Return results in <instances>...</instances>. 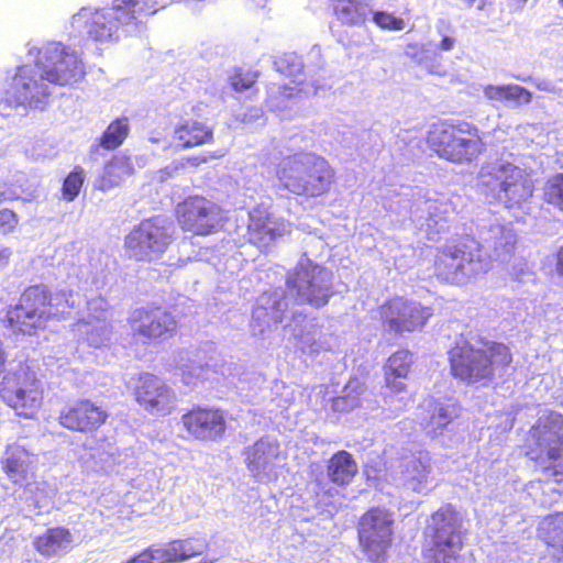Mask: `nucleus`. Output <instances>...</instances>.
I'll return each mask as SVG.
<instances>
[{
  "label": "nucleus",
  "instance_id": "36",
  "mask_svg": "<svg viewBox=\"0 0 563 563\" xmlns=\"http://www.w3.org/2000/svg\"><path fill=\"white\" fill-rule=\"evenodd\" d=\"M85 181V172L84 168L79 165L75 166L73 170L65 177L62 186V196L63 199L70 202L74 201Z\"/></svg>",
  "mask_w": 563,
  "mask_h": 563
},
{
  "label": "nucleus",
  "instance_id": "19",
  "mask_svg": "<svg viewBox=\"0 0 563 563\" xmlns=\"http://www.w3.org/2000/svg\"><path fill=\"white\" fill-rule=\"evenodd\" d=\"M51 91L40 66H19L4 92V102L10 108L36 107Z\"/></svg>",
  "mask_w": 563,
  "mask_h": 563
},
{
  "label": "nucleus",
  "instance_id": "22",
  "mask_svg": "<svg viewBox=\"0 0 563 563\" xmlns=\"http://www.w3.org/2000/svg\"><path fill=\"white\" fill-rule=\"evenodd\" d=\"M284 233V221L273 218L267 208H253L246 230L249 243L257 249L267 250Z\"/></svg>",
  "mask_w": 563,
  "mask_h": 563
},
{
  "label": "nucleus",
  "instance_id": "41",
  "mask_svg": "<svg viewBox=\"0 0 563 563\" xmlns=\"http://www.w3.org/2000/svg\"><path fill=\"white\" fill-rule=\"evenodd\" d=\"M313 485L314 495L319 500L327 501L338 494L336 489L329 486L322 478H316Z\"/></svg>",
  "mask_w": 563,
  "mask_h": 563
},
{
  "label": "nucleus",
  "instance_id": "40",
  "mask_svg": "<svg viewBox=\"0 0 563 563\" xmlns=\"http://www.w3.org/2000/svg\"><path fill=\"white\" fill-rule=\"evenodd\" d=\"M373 22L383 30L401 31L405 27V21L386 11H375Z\"/></svg>",
  "mask_w": 563,
  "mask_h": 563
},
{
  "label": "nucleus",
  "instance_id": "55",
  "mask_svg": "<svg viewBox=\"0 0 563 563\" xmlns=\"http://www.w3.org/2000/svg\"><path fill=\"white\" fill-rule=\"evenodd\" d=\"M558 2H559L560 7H561V8H562V10H563V0H558Z\"/></svg>",
  "mask_w": 563,
  "mask_h": 563
},
{
  "label": "nucleus",
  "instance_id": "24",
  "mask_svg": "<svg viewBox=\"0 0 563 563\" xmlns=\"http://www.w3.org/2000/svg\"><path fill=\"white\" fill-rule=\"evenodd\" d=\"M536 538L553 563H563V510L542 516L537 523Z\"/></svg>",
  "mask_w": 563,
  "mask_h": 563
},
{
  "label": "nucleus",
  "instance_id": "2",
  "mask_svg": "<svg viewBox=\"0 0 563 563\" xmlns=\"http://www.w3.org/2000/svg\"><path fill=\"white\" fill-rule=\"evenodd\" d=\"M428 148L440 159L470 165L487 151L484 132L473 121L462 118H440L426 133Z\"/></svg>",
  "mask_w": 563,
  "mask_h": 563
},
{
  "label": "nucleus",
  "instance_id": "37",
  "mask_svg": "<svg viewBox=\"0 0 563 563\" xmlns=\"http://www.w3.org/2000/svg\"><path fill=\"white\" fill-rule=\"evenodd\" d=\"M302 92L301 82L291 81V85H273L268 93V100L279 104L298 97Z\"/></svg>",
  "mask_w": 563,
  "mask_h": 563
},
{
  "label": "nucleus",
  "instance_id": "32",
  "mask_svg": "<svg viewBox=\"0 0 563 563\" xmlns=\"http://www.w3.org/2000/svg\"><path fill=\"white\" fill-rule=\"evenodd\" d=\"M459 412L457 402L437 404L429 418L422 423V428L430 437H437L459 417Z\"/></svg>",
  "mask_w": 563,
  "mask_h": 563
},
{
  "label": "nucleus",
  "instance_id": "1",
  "mask_svg": "<svg viewBox=\"0 0 563 563\" xmlns=\"http://www.w3.org/2000/svg\"><path fill=\"white\" fill-rule=\"evenodd\" d=\"M450 375L467 386H488L497 374L506 373L514 363L510 345L482 339L476 346L467 340L455 342L448 350Z\"/></svg>",
  "mask_w": 563,
  "mask_h": 563
},
{
  "label": "nucleus",
  "instance_id": "3",
  "mask_svg": "<svg viewBox=\"0 0 563 563\" xmlns=\"http://www.w3.org/2000/svg\"><path fill=\"white\" fill-rule=\"evenodd\" d=\"M276 176L287 191L305 198H318L331 190L335 172L321 156L295 153L279 162Z\"/></svg>",
  "mask_w": 563,
  "mask_h": 563
},
{
  "label": "nucleus",
  "instance_id": "11",
  "mask_svg": "<svg viewBox=\"0 0 563 563\" xmlns=\"http://www.w3.org/2000/svg\"><path fill=\"white\" fill-rule=\"evenodd\" d=\"M132 339L157 344L173 339L179 329L177 317L163 305L150 302L133 308L128 317Z\"/></svg>",
  "mask_w": 563,
  "mask_h": 563
},
{
  "label": "nucleus",
  "instance_id": "52",
  "mask_svg": "<svg viewBox=\"0 0 563 563\" xmlns=\"http://www.w3.org/2000/svg\"><path fill=\"white\" fill-rule=\"evenodd\" d=\"M316 344H317V343H316V341L313 340V341H312L311 343H309L307 346H308L309 349H312Z\"/></svg>",
  "mask_w": 563,
  "mask_h": 563
},
{
  "label": "nucleus",
  "instance_id": "30",
  "mask_svg": "<svg viewBox=\"0 0 563 563\" xmlns=\"http://www.w3.org/2000/svg\"><path fill=\"white\" fill-rule=\"evenodd\" d=\"M333 14L342 24L363 25L371 13L366 0H333Z\"/></svg>",
  "mask_w": 563,
  "mask_h": 563
},
{
  "label": "nucleus",
  "instance_id": "47",
  "mask_svg": "<svg viewBox=\"0 0 563 563\" xmlns=\"http://www.w3.org/2000/svg\"><path fill=\"white\" fill-rule=\"evenodd\" d=\"M505 4L511 10H518L522 8L528 0H503Z\"/></svg>",
  "mask_w": 563,
  "mask_h": 563
},
{
  "label": "nucleus",
  "instance_id": "14",
  "mask_svg": "<svg viewBox=\"0 0 563 563\" xmlns=\"http://www.w3.org/2000/svg\"><path fill=\"white\" fill-rule=\"evenodd\" d=\"M174 217L184 232L197 236L216 233L222 224L223 210L202 195H191L175 206Z\"/></svg>",
  "mask_w": 563,
  "mask_h": 563
},
{
  "label": "nucleus",
  "instance_id": "27",
  "mask_svg": "<svg viewBox=\"0 0 563 563\" xmlns=\"http://www.w3.org/2000/svg\"><path fill=\"white\" fill-rule=\"evenodd\" d=\"M358 466L353 455L345 450L334 452L325 464V474L335 487H346L353 483Z\"/></svg>",
  "mask_w": 563,
  "mask_h": 563
},
{
  "label": "nucleus",
  "instance_id": "25",
  "mask_svg": "<svg viewBox=\"0 0 563 563\" xmlns=\"http://www.w3.org/2000/svg\"><path fill=\"white\" fill-rule=\"evenodd\" d=\"M172 141L179 150L200 147L213 143L214 131L206 122L187 119L174 126Z\"/></svg>",
  "mask_w": 563,
  "mask_h": 563
},
{
  "label": "nucleus",
  "instance_id": "5",
  "mask_svg": "<svg viewBox=\"0 0 563 563\" xmlns=\"http://www.w3.org/2000/svg\"><path fill=\"white\" fill-rule=\"evenodd\" d=\"M463 518L456 507L443 504L430 516L423 533L422 559L424 563H454L464 548Z\"/></svg>",
  "mask_w": 563,
  "mask_h": 563
},
{
  "label": "nucleus",
  "instance_id": "7",
  "mask_svg": "<svg viewBox=\"0 0 563 563\" xmlns=\"http://www.w3.org/2000/svg\"><path fill=\"white\" fill-rule=\"evenodd\" d=\"M477 186L486 196L506 208H519L534 191L531 174L518 165L503 159L487 162L477 173Z\"/></svg>",
  "mask_w": 563,
  "mask_h": 563
},
{
  "label": "nucleus",
  "instance_id": "15",
  "mask_svg": "<svg viewBox=\"0 0 563 563\" xmlns=\"http://www.w3.org/2000/svg\"><path fill=\"white\" fill-rule=\"evenodd\" d=\"M377 312L384 330L397 335L421 331L433 316L431 307L404 296L386 299Z\"/></svg>",
  "mask_w": 563,
  "mask_h": 563
},
{
  "label": "nucleus",
  "instance_id": "49",
  "mask_svg": "<svg viewBox=\"0 0 563 563\" xmlns=\"http://www.w3.org/2000/svg\"><path fill=\"white\" fill-rule=\"evenodd\" d=\"M10 257V252L4 249L0 250V264H7Z\"/></svg>",
  "mask_w": 563,
  "mask_h": 563
},
{
  "label": "nucleus",
  "instance_id": "33",
  "mask_svg": "<svg viewBox=\"0 0 563 563\" xmlns=\"http://www.w3.org/2000/svg\"><path fill=\"white\" fill-rule=\"evenodd\" d=\"M274 457L276 454L273 452L272 445L264 441H257L247 450L245 464L254 477H260L269 468Z\"/></svg>",
  "mask_w": 563,
  "mask_h": 563
},
{
  "label": "nucleus",
  "instance_id": "45",
  "mask_svg": "<svg viewBox=\"0 0 563 563\" xmlns=\"http://www.w3.org/2000/svg\"><path fill=\"white\" fill-rule=\"evenodd\" d=\"M455 42L456 40L453 36H443L438 45V48L444 52L451 51L453 49Z\"/></svg>",
  "mask_w": 563,
  "mask_h": 563
},
{
  "label": "nucleus",
  "instance_id": "13",
  "mask_svg": "<svg viewBox=\"0 0 563 563\" xmlns=\"http://www.w3.org/2000/svg\"><path fill=\"white\" fill-rule=\"evenodd\" d=\"M286 287L292 291L297 305L320 309L333 295L331 273L312 263L299 264L287 275Z\"/></svg>",
  "mask_w": 563,
  "mask_h": 563
},
{
  "label": "nucleus",
  "instance_id": "17",
  "mask_svg": "<svg viewBox=\"0 0 563 563\" xmlns=\"http://www.w3.org/2000/svg\"><path fill=\"white\" fill-rule=\"evenodd\" d=\"M131 393L135 402L150 415L168 416L176 408L174 389L159 376L143 372L133 378Z\"/></svg>",
  "mask_w": 563,
  "mask_h": 563
},
{
  "label": "nucleus",
  "instance_id": "38",
  "mask_svg": "<svg viewBox=\"0 0 563 563\" xmlns=\"http://www.w3.org/2000/svg\"><path fill=\"white\" fill-rule=\"evenodd\" d=\"M544 196L549 203L563 211V173H558L548 179Z\"/></svg>",
  "mask_w": 563,
  "mask_h": 563
},
{
  "label": "nucleus",
  "instance_id": "18",
  "mask_svg": "<svg viewBox=\"0 0 563 563\" xmlns=\"http://www.w3.org/2000/svg\"><path fill=\"white\" fill-rule=\"evenodd\" d=\"M187 435L201 443H213L224 439L228 423L224 410L214 406L194 405L180 418Z\"/></svg>",
  "mask_w": 563,
  "mask_h": 563
},
{
  "label": "nucleus",
  "instance_id": "54",
  "mask_svg": "<svg viewBox=\"0 0 563 563\" xmlns=\"http://www.w3.org/2000/svg\"><path fill=\"white\" fill-rule=\"evenodd\" d=\"M465 2H467L468 4H472L475 2V0H464Z\"/></svg>",
  "mask_w": 563,
  "mask_h": 563
},
{
  "label": "nucleus",
  "instance_id": "34",
  "mask_svg": "<svg viewBox=\"0 0 563 563\" xmlns=\"http://www.w3.org/2000/svg\"><path fill=\"white\" fill-rule=\"evenodd\" d=\"M130 133V120L120 117L109 123L98 139V146L106 151H114L128 139Z\"/></svg>",
  "mask_w": 563,
  "mask_h": 563
},
{
  "label": "nucleus",
  "instance_id": "23",
  "mask_svg": "<svg viewBox=\"0 0 563 563\" xmlns=\"http://www.w3.org/2000/svg\"><path fill=\"white\" fill-rule=\"evenodd\" d=\"M415 363L413 354L408 349L393 352L383 365L384 387L391 396L407 391L406 380Z\"/></svg>",
  "mask_w": 563,
  "mask_h": 563
},
{
  "label": "nucleus",
  "instance_id": "39",
  "mask_svg": "<svg viewBox=\"0 0 563 563\" xmlns=\"http://www.w3.org/2000/svg\"><path fill=\"white\" fill-rule=\"evenodd\" d=\"M258 71L238 68L230 77V86L236 92L251 89L258 79Z\"/></svg>",
  "mask_w": 563,
  "mask_h": 563
},
{
  "label": "nucleus",
  "instance_id": "53",
  "mask_svg": "<svg viewBox=\"0 0 563 563\" xmlns=\"http://www.w3.org/2000/svg\"><path fill=\"white\" fill-rule=\"evenodd\" d=\"M441 23L445 26V29H446V30H449V29H450V24H449V23H446V22H444V21H441Z\"/></svg>",
  "mask_w": 563,
  "mask_h": 563
},
{
  "label": "nucleus",
  "instance_id": "43",
  "mask_svg": "<svg viewBox=\"0 0 563 563\" xmlns=\"http://www.w3.org/2000/svg\"><path fill=\"white\" fill-rule=\"evenodd\" d=\"M18 223L16 214L10 209L0 210V228L12 230Z\"/></svg>",
  "mask_w": 563,
  "mask_h": 563
},
{
  "label": "nucleus",
  "instance_id": "6",
  "mask_svg": "<svg viewBox=\"0 0 563 563\" xmlns=\"http://www.w3.org/2000/svg\"><path fill=\"white\" fill-rule=\"evenodd\" d=\"M44 284L23 289L14 305L8 306L4 322L14 333L35 334L53 320L63 319L64 308Z\"/></svg>",
  "mask_w": 563,
  "mask_h": 563
},
{
  "label": "nucleus",
  "instance_id": "48",
  "mask_svg": "<svg viewBox=\"0 0 563 563\" xmlns=\"http://www.w3.org/2000/svg\"><path fill=\"white\" fill-rule=\"evenodd\" d=\"M7 358H8L7 353H5L4 349H3L2 343L0 342V375L5 369Z\"/></svg>",
  "mask_w": 563,
  "mask_h": 563
},
{
  "label": "nucleus",
  "instance_id": "8",
  "mask_svg": "<svg viewBox=\"0 0 563 563\" xmlns=\"http://www.w3.org/2000/svg\"><path fill=\"white\" fill-rule=\"evenodd\" d=\"M433 269L440 282L460 285L485 274L488 258L474 236L463 235L438 250Z\"/></svg>",
  "mask_w": 563,
  "mask_h": 563
},
{
  "label": "nucleus",
  "instance_id": "35",
  "mask_svg": "<svg viewBox=\"0 0 563 563\" xmlns=\"http://www.w3.org/2000/svg\"><path fill=\"white\" fill-rule=\"evenodd\" d=\"M27 453L19 449L1 460V468L13 484H21L27 479L30 463L25 459Z\"/></svg>",
  "mask_w": 563,
  "mask_h": 563
},
{
  "label": "nucleus",
  "instance_id": "9",
  "mask_svg": "<svg viewBox=\"0 0 563 563\" xmlns=\"http://www.w3.org/2000/svg\"><path fill=\"white\" fill-rule=\"evenodd\" d=\"M169 0H113L112 5L90 12L85 27L92 41L110 40L119 30L139 26L142 19L155 14Z\"/></svg>",
  "mask_w": 563,
  "mask_h": 563
},
{
  "label": "nucleus",
  "instance_id": "29",
  "mask_svg": "<svg viewBox=\"0 0 563 563\" xmlns=\"http://www.w3.org/2000/svg\"><path fill=\"white\" fill-rule=\"evenodd\" d=\"M485 97L492 101L522 107L532 101L533 95L527 88L515 85H488L484 88Z\"/></svg>",
  "mask_w": 563,
  "mask_h": 563
},
{
  "label": "nucleus",
  "instance_id": "16",
  "mask_svg": "<svg viewBox=\"0 0 563 563\" xmlns=\"http://www.w3.org/2000/svg\"><path fill=\"white\" fill-rule=\"evenodd\" d=\"M0 397L19 416L33 418L42 407L44 389L33 372L19 369L4 376Z\"/></svg>",
  "mask_w": 563,
  "mask_h": 563
},
{
  "label": "nucleus",
  "instance_id": "31",
  "mask_svg": "<svg viewBox=\"0 0 563 563\" xmlns=\"http://www.w3.org/2000/svg\"><path fill=\"white\" fill-rule=\"evenodd\" d=\"M71 542L73 534L68 528L54 527L46 529L42 534L37 536L34 539L33 545L40 554L52 556Z\"/></svg>",
  "mask_w": 563,
  "mask_h": 563
},
{
  "label": "nucleus",
  "instance_id": "44",
  "mask_svg": "<svg viewBox=\"0 0 563 563\" xmlns=\"http://www.w3.org/2000/svg\"><path fill=\"white\" fill-rule=\"evenodd\" d=\"M349 398V396L335 397L333 399V408L335 410H349L358 406L357 400H353L351 404H347Z\"/></svg>",
  "mask_w": 563,
  "mask_h": 563
},
{
  "label": "nucleus",
  "instance_id": "28",
  "mask_svg": "<svg viewBox=\"0 0 563 563\" xmlns=\"http://www.w3.org/2000/svg\"><path fill=\"white\" fill-rule=\"evenodd\" d=\"M169 563H177L202 555L209 550V540L205 534H195L185 539H174L164 543Z\"/></svg>",
  "mask_w": 563,
  "mask_h": 563
},
{
  "label": "nucleus",
  "instance_id": "21",
  "mask_svg": "<svg viewBox=\"0 0 563 563\" xmlns=\"http://www.w3.org/2000/svg\"><path fill=\"white\" fill-rule=\"evenodd\" d=\"M48 84L66 86L81 73L78 55L62 43H53L45 48L43 58L37 62Z\"/></svg>",
  "mask_w": 563,
  "mask_h": 563
},
{
  "label": "nucleus",
  "instance_id": "12",
  "mask_svg": "<svg viewBox=\"0 0 563 563\" xmlns=\"http://www.w3.org/2000/svg\"><path fill=\"white\" fill-rule=\"evenodd\" d=\"M173 242L165 221L159 217L141 220L124 238L128 256L136 262L152 263L162 257Z\"/></svg>",
  "mask_w": 563,
  "mask_h": 563
},
{
  "label": "nucleus",
  "instance_id": "26",
  "mask_svg": "<svg viewBox=\"0 0 563 563\" xmlns=\"http://www.w3.org/2000/svg\"><path fill=\"white\" fill-rule=\"evenodd\" d=\"M135 174V165L132 156L125 153L112 155L103 165L96 179V188L108 191L121 186L128 178Z\"/></svg>",
  "mask_w": 563,
  "mask_h": 563
},
{
  "label": "nucleus",
  "instance_id": "10",
  "mask_svg": "<svg viewBox=\"0 0 563 563\" xmlns=\"http://www.w3.org/2000/svg\"><path fill=\"white\" fill-rule=\"evenodd\" d=\"M395 514L384 506L365 510L356 523L360 551L369 563H386L394 547Z\"/></svg>",
  "mask_w": 563,
  "mask_h": 563
},
{
  "label": "nucleus",
  "instance_id": "20",
  "mask_svg": "<svg viewBox=\"0 0 563 563\" xmlns=\"http://www.w3.org/2000/svg\"><path fill=\"white\" fill-rule=\"evenodd\" d=\"M109 418L110 413L106 407L89 398H79L60 408L57 421L67 431L95 434L108 422Z\"/></svg>",
  "mask_w": 563,
  "mask_h": 563
},
{
  "label": "nucleus",
  "instance_id": "50",
  "mask_svg": "<svg viewBox=\"0 0 563 563\" xmlns=\"http://www.w3.org/2000/svg\"><path fill=\"white\" fill-rule=\"evenodd\" d=\"M298 318H300V319H306V318H307V316H306L305 313H301V312H297V313H294V314H292V320H294V321H295L296 319H298Z\"/></svg>",
  "mask_w": 563,
  "mask_h": 563
},
{
  "label": "nucleus",
  "instance_id": "51",
  "mask_svg": "<svg viewBox=\"0 0 563 563\" xmlns=\"http://www.w3.org/2000/svg\"><path fill=\"white\" fill-rule=\"evenodd\" d=\"M302 336H303L302 331H301V332H299V333H297V334H295V338H296L298 341H302Z\"/></svg>",
  "mask_w": 563,
  "mask_h": 563
},
{
  "label": "nucleus",
  "instance_id": "42",
  "mask_svg": "<svg viewBox=\"0 0 563 563\" xmlns=\"http://www.w3.org/2000/svg\"><path fill=\"white\" fill-rule=\"evenodd\" d=\"M222 156H223V153L210 152L208 154H197V155L188 156V157H186L185 162H186V165H188L189 167L198 168L202 164H206L212 159L221 158Z\"/></svg>",
  "mask_w": 563,
  "mask_h": 563
},
{
  "label": "nucleus",
  "instance_id": "4",
  "mask_svg": "<svg viewBox=\"0 0 563 563\" xmlns=\"http://www.w3.org/2000/svg\"><path fill=\"white\" fill-rule=\"evenodd\" d=\"M525 455L558 484L563 483V413L549 410L530 427Z\"/></svg>",
  "mask_w": 563,
  "mask_h": 563
},
{
  "label": "nucleus",
  "instance_id": "46",
  "mask_svg": "<svg viewBox=\"0 0 563 563\" xmlns=\"http://www.w3.org/2000/svg\"><path fill=\"white\" fill-rule=\"evenodd\" d=\"M555 269L560 276H563V245L558 249L555 254Z\"/></svg>",
  "mask_w": 563,
  "mask_h": 563
}]
</instances>
